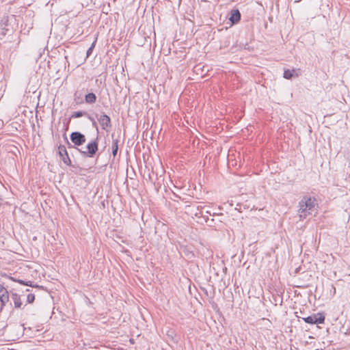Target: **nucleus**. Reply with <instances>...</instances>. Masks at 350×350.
Segmentation results:
<instances>
[{"instance_id": "f257e3e1", "label": "nucleus", "mask_w": 350, "mask_h": 350, "mask_svg": "<svg viewBox=\"0 0 350 350\" xmlns=\"http://www.w3.org/2000/svg\"><path fill=\"white\" fill-rule=\"evenodd\" d=\"M316 200L310 196H304L299 202V217L301 220L317 211Z\"/></svg>"}, {"instance_id": "f03ea898", "label": "nucleus", "mask_w": 350, "mask_h": 350, "mask_svg": "<svg viewBox=\"0 0 350 350\" xmlns=\"http://www.w3.org/2000/svg\"><path fill=\"white\" fill-rule=\"evenodd\" d=\"M98 137L90 142L86 146V150H79L81 154L87 157H92L98 151Z\"/></svg>"}, {"instance_id": "7ed1b4c3", "label": "nucleus", "mask_w": 350, "mask_h": 350, "mask_svg": "<svg viewBox=\"0 0 350 350\" xmlns=\"http://www.w3.org/2000/svg\"><path fill=\"white\" fill-rule=\"evenodd\" d=\"M304 321L309 324H322L325 321V316L323 313H317L313 315L303 319Z\"/></svg>"}, {"instance_id": "20e7f679", "label": "nucleus", "mask_w": 350, "mask_h": 350, "mask_svg": "<svg viewBox=\"0 0 350 350\" xmlns=\"http://www.w3.org/2000/svg\"><path fill=\"white\" fill-rule=\"evenodd\" d=\"M70 140L75 146H79L85 142L86 138L83 134L75 131L70 134Z\"/></svg>"}, {"instance_id": "39448f33", "label": "nucleus", "mask_w": 350, "mask_h": 350, "mask_svg": "<svg viewBox=\"0 0 350 350\" xmlns=\"http://www.w3.org/2000/svg\"><path fill=\"white\" fill-rule=\"evenodd\" d=\"M96 116L103 129L105 130L111 126V118L104 112H102L99 116L96 114Z\"/></svg>"}, {"instance_id": "423d86ee", "label": "nucleus", "mask_w": 350, "mask_h": 350, "mask_svg": "<svg viewBox=\"0 0 350 350\" xmlns=\"http://www.w3.org/2000/svg\"><path fill=\"white\" fill-rule=\"evenodd\" d=\"M9 301V293L4 287V286L0 284V301H1V307H0V312L3 310L4 306Z\"/></svg>"}, {"instance_id": "0eeeda50", "label": "nucleus", "mask_w": 350, "mask_h": 350, "mask_svg": "<svg viewBox=\"0 0 350 350\" xmlns=\"http://www.w3.org/2000/svg\"><path fill=\"white\" fill-rule=\"evenodd\" d=\"M58 152L59 155L62 160L64 161V163L67 165H71V160L69 158L66 148L64 145H60L58 147Z\"/></svg>"}, {"instance_id": "6e6552de", "label": "nucleus", "mask_w": 350, "mask_h": 350, "mask_svg": "<svg viewBox=\"0 0 350 350\" xmlns=\"http://www.w3.org/2000/svg\"><path fill=\"white\" fill-rule=\"evenodd\" d=\"M230 15L229 20L232 24H236L241 20V13L237 9L232 10Z\"/></svg>"}, {"instance_id": "1a4fd4ad", "label": "nucleus", "mask_w": 350, "mask_h": 350, "mask_svg": "<svg viewBox=\"0 0 350 350\" xmlns=\"http://www.w3.org/2000/svg\"><path fill=\"white\" fill-rule=\"evenodd\" d=\"M10 295H11V298L14 302V307L16 308H21V307L23 304L21 299V296L18 293L12 292V291L10 292Z\"/></svg>"}, {"instance_id": "9d476101", "label": "nucleus", "mask_w": 350, "mask_h": 350, "mask_svg": "<svg viewBox=\"0 0 350 350\" xmlns=\"http://www.w3.org/2000/svg\"><path fill=\"white\" fill-rule=\"evenodd\" d=\"M299 74L295 69L293 70H285L284 72V77L286 79H290L293 77H298Z\"/></svg>"}, {"instance_id": "9b49d317", "label": "nucleus", "mask_w": 350, "mask_h": 350, "mask_svg": "<svg viewBox=\"0 0 350 350\" xmlns=\"http://www.w3.org/2000/svg\"><path fill=\"white\" fill-rule=\"evenodd\" d=\"M85 100L86 103L93 104L96 100V96L94 93H88L85 96Z\"/></svg>"}, {"instance_id": "f8f14e48", "label": "nucleus", "mask_w": 350, "mask_h": 350, "mask_svg": "<svg viewBox=\"0 0 350 350\" xmlns=\"http://www.w3.org/2000/svg\"><path fill=\"white\" fill-rule=\"evenodd\" d=\"M118 142H119V140L118 139H113V140H112L111 149H112V154L113 157H116L117 154L118 150Z\"/></svg>"}, {"instance_id": "ddd939ff", "label": "nucleus", "mask_w": 350, "mask_h": 350, "mask_svg": "<svg viewBox=\"0 0 350 350\" xmlns=\"http://www.w3.org/2000/svg\"><path fill=\"white\" fill-rule=\"evenodd\" d=\"M10 280H12V281H15V282H17L21 284H24V285H26V286H33L32 284H31V281H28V282H25L22 280H16L14 279V278L12 277H10Z\"/></svg>"}, {"instance_id": "4468645a", "label": "nucleus", "mask_w": 350, "mask_h": 350, "mask_svg": "<svg viewBox=\"0 0 350 350\" xmlns=\"http://www.w3.org/2000/svg\"><path fill=\"white\" fill-rule=\"evenodd\" d=\"M85 114V112H83V111H75L72 115V118H80V117H82L83 116H84Z\"/></svg>"}, {"instance_id": "2eb2a0df", "label": "nucleus", "mask_w": 350, "mask_h": 350, "mask_svg": "<svg viewBox=\"0 0 350 350\" xmlns=\"http://www.w3.org/2000/svg\"><path fill=\"white\" fill-rule=\"evenodd\" d=\"M96 42V40L94 41L93 43L92 44L91 46L88 49L87 53H86L87 57H89L92 54V51L95 46Z\"/></svg>"}, {"instance_id": "dca6fc26", "label": "nucleus", "mask_w": 350, "mask_h": 350, "mask_svg": "<svg viewBox=\"0 0 350 350\" xmlns=\"http://www.w3.org/2000/svg\"><path fill=\"white\" fill-rule=\"evenodd\" d=\"M35 300V295L33 294H28L27 297V301L29 304H31Z\"/></svg>"}, {"instance_id": "f3484780", "label": "nucleus", "mask_w": 350, "mask_h": 350, "mask_svg": "<svg viewBox=\"0 0 350 350\" xmlns=\"http://www.w3.org/2000/svg\"><path fill=\"white\" fill-rule=\"evenodd\" d=\"M89 119L92 122L93 125L96 126V122L93 118H91L90 116H89Z\"/></svg>"}, {"instance_id": "a211bd4d", "label": "nucleus", "mask_w": 350, "mask_h": 350, "mask_svg": "<svg viewBox=\"0 0 350 350\" xmlns=\"http://www.w3.org/2000/svg\"><path fill=\"white\" fill-rule=\"evenodd\" d=\"M332 288L333 289L332 290L333 295H335V293H336V288H335V286L333 284H332Z\"/></svg>"}]
</instances>
